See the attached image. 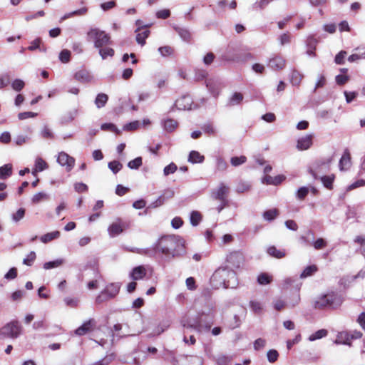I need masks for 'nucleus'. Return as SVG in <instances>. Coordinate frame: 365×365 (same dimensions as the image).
Returning <instances> with one entry per match:
<instances>
[{
    "instance_id": "c85d7f7f",
    "label": "nucleus",
    "mask_w": 365,
    "mask_h": 365,
    "mask_svg": "<svg viewBox=\"0 0 365 365\" xmlns=\"http://www.w3.org/2000/svg\"><path fill=\"white\" fill-rule=\"evenodd\" d=\"M108 97L106 94L99 93L95 100V104L98 108H103L107 103Z\"/></svg>"
},
{
    "instance_id": "4c0bfd02",
    "label": "nucleus",
    "mask_w": 365,
    "mask_h": 365,
    "mask_svg": "<svg viewBox=\"0 0 365 365\" xmlns=\"http://www.w3.org/2000/svg\"><path fill=\"white\" fill-rule=\"evenodd\" d=\"M334 180V175H325L321 178V180L324 185V187H326L328 189L332 188V183Z\"/></svg>"
},
{
    "instance_id": "f3484780",
    "label": "nucleus",
    "mask_w": 365,
    "mask_h": 365,
    "mask_svg": "<svg viewBox=\"0 0 365 365\" xmlns=\"http://www.w3.org/2000/svg\"><path fill=\"white\" fill-rule=\"evenodd\" d=\"M95 322L93 319H89L86 321L81 327H79L76 331L75 333L77 335L82 336L88 332L93 326H94Z\"/></svg>"
},
{
    "instance_id": "f704fd0d",
    "label": "nucleus",
    "mask_w": 365,
    "mask_h": 365,
    "mask_svg": "<svg viewBox=\"0 0 365 365\" xmlns=\"http://www.w3.org/2000/svg\"><path fill=\"white\" fill-rule=\"evenodd\" d=\"M202 220V215L198 211H192L190 213V222L192 226H197Z\"/></svg>"
},
{
    "instance_id": "8fccbe9b",
    "label": "nucleus",
    "mask_w": 365,
    "mask_h": 365,
    "mask_svg": "<svg viewBox=\"0 0 365 365\" xmlns=\"http://www.w3.org/2000/svg\"><path fill=\"white\" fill-rule=\"evenodd\" d=\"M10 83V76L8 73L0 74V89L6 87Z\"/></svg>"
},
{
    "instance_id": "3c124183",
    "label": "nucleus",
    "mask_w": 365,
    "mask_h": 365,
    "mask_svg": "<svg viewBox=\"0 0 365 365\" xmlns=\"http://www.w3.org/2000/svg\"><path fill=\"white\" fill-rule=\"evenodd\" d=\"M114 359L113 354L106 356L102 359H100L96 362L91 364L90 365H108Z\"/></svg>"
},
{
    "instance_id": "7c9ffc66",
    "label": "nucleus",
    "mask_w": 365,
    "mask_h": 365,
    "mask_svg": "<svg viewBox=\"0 0 365 365\" xmlns=\"http://www.w3.org/2000/svg\"><path fill=\"white\" fill-rule=\"evenodd\" d=\"M328 334V331L326 329H319L316 332L312 334L308 339L310 341H314L317 339H322L325 337Z\"/></svg>"
},
{
    "instance_id": "f257e3e1",
    "label": "nucleus",
    "mask_w": 365,
    "mask_h": 365,
    "mask_svg": "<svg viewBox=\"0 0 365 365\" xmlns=\"http://www.w3.org/2000/svg\"><path fill=\"white\" fill-rule=\"evenodd\" d=\"M153 249L155 252L172 257H180L185 253V241L175 235L160 237L153 245Z\"/></svg>"
},
{
    "instance_id": "1a4fd4ad",
    "label": "nucleus",
    "mask_w": 365,
    "mask_h": 365,
    "mask_svg": "<svg viewBox=\"0 0 365 365\" xmlns=\"http://www.w3.org/2000/svg\"><path fill=\"white\" fill-rule=\"evenodd\" d=\"M125 227V225L120 220L113 222L108 227V235L110 237H115L120 235Z\"/></svg>"
},
{
    "instance_id": "a19ab883",
    "label": "nucleus",
    "mask_w": 365,
    "mask_h": 365,
    "mask_svg": "<svg viewBox=\"0 0 365 365\" xmlns=\"http://www.w3.org/2000/svg\"><path fill=\"white\" fill-rule=\"evenodd\" d=\"M36 257V252L34 251L30 252L26 257L23 259V264L27 266H31Z\"/></svg>"
},
{
    "instance_id": "13d9d810",
    "label": "nucleus",
    "mask_w": 365,
    "mask_h": 365,
    "mask_svg": "<svg viewBox=\"0 0 365 365\" xmlns=\"http://www.w3.org/2000/svg\"><path fill=\"white\" fill-rule=\"evenodd\" d=\"M251 187V185L250 183L247 182H240L237 187H236V190L237 192H246V191H248Z\"/></svg>"
},
{
    "instance_id": "b1692460",
    "label": "nucleus",
    "mask_w": 365,
    "mask_h": 365,
    "mask_svg": "<svg viewBox=\"0 0 365 365\" xmlns=\"http://www.w3.org/2000/svg\"><path fill=\"white\" fill-rule=\"evenodd\" d=\"M243 98V95L241 93L235 92L229 98L228 105L231 106L239 105Z\"/></svg>"
},
{
    "instance_id": "e2e57ef3",
    "label": "nucleus",
    "mask_w": 365,
    "mask_h": 365,
    "mask_svg": "<svg viewBox=\"0 0 365 365\" xmlns=\"http://www.w3.org/2000/svg\"><path fill=\"white\" fill-rule=\"evenodd\" d=\"M158 51L163 57L169 56L173 53V49L170 46H163L158 48Z\"/></svg>"
},
{
    "instance_id": "f03ea898",
    "label": "nucleus",
    "mask_w": 365,
    "mask_h": 365,
    "mask_svg": "<svg viewBox=\"0 0 365 365\" xmlns=\"http://www.w3.org/2000/svg\"><path fill=\"white\" fill-rule=\"evenodd\" d=\"M344 301V298L341 294L330 291L317 296L314 299V307L316 309H336L341 306Z\"/></svg>"
},
{
    "instance_id": "6e6d98bb",
    "label": "nucleus",
    "mask_w": 365,
    "mask_h": 365,
    "mask_svg": "<svg viewBox=\"0 0 365 365\" xmlns=\"http://www.w3.org/2000/svg\"><path fill=\"white\" fill-rule=\"evenodd\" d=\"M101 128L104 130H110L115 133H120V130L116 128V126L110 123H103Z\"/></svg>"
},
{
    "instance_id": "9d476101",
    "label": "nucleus",
    "mask_w": 365,
    "mask_h": 365,
    "mask_svg": "<svg viewBox=\"0 0 365 365\" xmlns=\"http://www.w3.org/2000/svg\"><path fill=\"white\" fill-rule=\"evenodd\" d=\"M286 61L279 56H274L267 61V66L274 71H279L284 68Z\"/></svg>"
},
{
    "instance_id": "2eb2a0df",
    "label": "nucleus",
    "mask_w": 365,
    "mask_h": 365,
    "mask_svg": "<svg viewBox=\"0 0 365 365\" xmlns=\"http://www.w3.org/2000/svg\"><path fill=\"white\" fill-rule=\"evenodd\" d=\"M285 178V176L283 175H278L275 177L267 175L262 179V182L267 185H277L282 183Z\"/></svg>"
},
{
    "instance_id": "bb28decb",
    "label": "nucleus",
    "mask_w": 365,
    "mask_h": 365,
    "mask_svg": "<svg viewBox=\"0 0 365 365\" xmlns=\"http://www.w3.org/2000/svg\"><path fill=\"white\" fill-rule=\"evenodd\" d=\"M12 173V165L11 164H6L0 167V178L6 179L9 177Z\"/></svg>"
},
{
    "instance_id": "6e6552de",
    "label": "nucleus",
    "mask_w": 365,
    "mask_h": 365,
    "mask_svg": "<svg viewBox=\"0 0 365 365\" xmlns=\"http://www.w3.org/2000/svg\"><path fill=\"white\" fill-rule=\"evenodd\" d=\"M244 261L243 254L238 251L230 252L227 257V262L234 268H240Z\"/></svg>"
},
{
    "instance_id": "412c9836",
    "label": "nucleus",
    "mask_w": 365,
    "mask_h": 365,
    "mask_svg": "<svg viewBox=\"0 0 365 365\" xmlns=\"http://www.w3.org/2000/svg\"><path fill=\"white\" fill-rule=\"evenodd\" d=\"M47 163L41 158H37L35 160L34 168L32 170V175H35L38 172H42L48 168Z\"/></svg>"
},
{
    "instance_id": "603ef678",
    "label": "nucleus",
    "mask_w": 365,
    "mask_h": 365,
    "mask_svg": "<svg viewBox=\"0 0 365 365\" xmlns=\"http://www.w3.org/2000/svg\"><path fill=\"white\" fill-rule=\"evenodd\" d=\"M24 86H25V83H24V81H22L21 79H19V78L15 79L11 83V87L16 91H21L24 88Z\"/></svg>"
},
{
    "instance_id": "7ed1b4c3",
    "label": "nucleus",
    "mask_w": 365,
    "mask_h": 365,
    "mask_svg": "<svg viewBox=\"0 0 365 365\" xmlns=\"http://www.w3.org/2000/svg\"><path fill=\"white\" fill-rule=\"evenodd\" d=\"M236 282L235 272L228 267L217 269L211 277L212 286L218 289L220 287L227 288L230 286V282Z\"/></svg>"
},
{
    "instance_id": "09e8293b",
    "label": "nucleus",
    "mask_w": 365,
    "mask_h": 365,
    "mask_svg": "<svg viewBox=\"0 0 365 365\" xmlns=\"http://www.w3.org/2000/svg\"><path fill=\"white\" fill-rule=\"evenodd\" d=\"M25 215V210L24 208H19L15 213L11 216L12 220L15 222H18L22 220Z\"/></svg>"
},
{
    "instance_id": "69168bd1",
    "label": "nucleus",
    "mask_w": 365,
    "mask_h": 365,
    "mask_svg": "<svg viewBox=\"0 0 365 365\" xmlns=\"http://www.w3.org/2000/svg\"><path fill=\"white\" fill-rule=\"evenodd\" d=\"M365 185V180H358L356 182L351 183L346 187V191H350L351 190H354L355 188L363 187Z\"/></svg>"
},
{
    "instance_id": "f8f14e48",
    "label": "nucleus",
    "mask_w": 365,
    "mask_h": 365,
    "mask_svg": "<svg viewBox=\"0 0 365 365\" xmlns=\"http://www.w3.org/2000/svg\"><path fill=\"white\" fill-rule=\"evenodd\" d=\"M192 101L190 96H182L175 102V106L178 110H190L192 108Z\"/></svg>"
},
{
    "instance_id": "338daca9",
    "label": "nucleus",
    "mask_w": 365,
    "mask_h": 365,
    "mask_svg": "<svg viewBox=\"0 0 365 365\" xmlns=\"http://www.w3.org/2000/svg\"><path fill=\"white\" fill-rule=\"evenodd\" d=\"M37 115L36 113L28 111V112H22L18 114V118L19 120H25L29 118H34Z\"/></svg>"
},
{
    "instance_id": "a18cd8bd",
    "label": "nucleus",
    "mask_w": 365,
    "mask_h": 365,
    "mask_svg": "<svg viewBox=\"0 0 365 365\" xmlns=\"http://www.w3.org/2000/svg\"><path fill=\"white\" fill-rule=\"evenodd\" d=\"M58 58L62 63H68L70 61L71 51L67 49L62 50L59 53Z\"/></svg>"
},
{
    "instance_id": "aec40b11",
    "label": "nucleus",
    "mask_w": 365,
    "mask_h": 365,
    "mask_svg": "<svg viewBox=\"0 0 365 365\" xmlns=\"http://www.w3.org/2000/svg\"><path fill=\"white\" fill-rule=\"evenodd\" d=\"M334 344H345L348 346H351V342L350 341L349 332L347 331H341L339 332L336 335V338L334 341Z\"/></svg>"
},
{
    "instance_id": "774afa93",
    "label": "nucleus",
    "mask_w": 365,
    "mask_h": 365,
    "mask_svg": "<svg viewBox=\"0 0 365 365\" xmlns=\"http://www.w3.org/2000/svg\"><path fill=\"white\" fill-rule=\"evenodd\" d=\"M202 130L208 134H214L216 133L215 128L210 123H206L202 126Z\"/></svg>"
},
{
    "instance_id": "052dcab7",
    "label": "nucleus",
    "mask_w": 365,
    "mask_h": 365,
    "mask_svg": "<svg viewBox=\"0 0 365 365\" xmlns=\"http://www.w3.org/2000/svg\"><path fill=\"white\" fill-rule=\"evenodd\" d=\"M177 170V166L175 163H171L165 166L163 170V173L165 176L174 173Z\"/></svg>"
},
{
    "instance_id": "4468645a",
    "label": "nucleus",
    "mask_w": 365,
    "mask_h": 365,
    "mask_svg": "<svg viewBox=\"0 0 365 365\" xmlns=\"http://www.w3.org/2000/svg\"><path fill=\"white\" fill-rule=\"evenodd\" d=\"M146 274V269L143 266H138L134 267L130 272L129 277L133 280H140L144 278Z\"/></svg>"
},
{
    "instance_id": "680f3d73",
    "label": "nucleus",
    "mask_w": 365,
    "mask_h": 365,
    "mask_svg": "<svg viewBox=\"0 0 365 365\" xmlns=\"http://www.w3.org/2000/svg\"><path fill=\"white\" fill-rule=\"evenodd\" d=\"M312 245L315 250H320L327 246V242L323 238H318L313 242Z\"/></svg>"
},
{
    "instance_id": "0e129e2a",
    "label": "nucleus",
    "mask_w": 365,
    "mask_h": 365,
    "mask_svg": "<svg viewBox=\"0 0 365 365\" xmlns=\"http://www.w3.org/2000/svg\"><path fill=\"white\" fill-rule=\"evenodd\" d=\"M155 16L158 19H166L170 16L169 9H162L156 12Z\"/></svg>"
},
{
    "instance_id": "c756f323",
    "label": "nucleus",
    "mask_w": 365,
    "mask_h": 365,
    "mask_svg": "<svg viewBox=\"0 0 365 365\" xmlns=\"http://www.w3.org/2000/svg\"><path fill=\"white\" fill-rule=\"evenodd\" d=\"M150 31L145 30L143 32H138L136 35V41L141 46H143L145 44V40L149 36Z\"/></svg>"
},
{
    "instance_id": "72a5a7b5",
    "label": "nucleus",
    "mask_w": 365,
    "mask_h": 365,
    "mask_svg": "<svg viewBox=\"0 0 365 365\" xmlns=\"http://www.w3.org/2000/svg\"><path fill=\"white\" fill-rule=\"evenodd\" d=\"M278 214H279L278 210L277 209L274 208V209H271V210L265 211L263 213L262 217H263L264 220L266 221H272L278 215Z\"/></svg>"
},
{
    "instance_id": "c03bdc74",
    "label": "nucleus",
    "mask_w": 365,
    "mask_h": 365,
    "mask_svg": "<svg viewBox=\"0 0 365 365\" xmlns=\"http://www.w3.org/2000/svg\"><path fill=\"white\" fill-rule=\"evenodd\" d=\"M108 168L113 173L115 174L121 170L123 165L120 162L113 160L108 163Z\"/></svg>"
},
{
    "instance_id": "0eeeda50",
    "label": "nucleus",
    "mask_w": 365,
    "mask_h": 365,
    "mask_svg": "<svg viewBox=\"0 0 365 365\" xmlns=\"http://www.w3.org/2000/svg\"><path fill=\"white\" fill-rule=\"evenodd\" d=\"M57 163L62 167H65L67 171H71L75 165V159L68 153L62 151L57 155Z\"/></svg>"
},
{
    "instance_id": "39448f33",
    "label": "nucleus",
    "mask_w": 365,
    "mask_h": 365,
    "mask_svg": "<svg viewBox=\"0 0 365 365\" xmlns=\"http://www.w3.org/2000/svg\"><path fill=\"white\" fill-rule=\"evenodd\" d=\"M21 332V327L17 321L7 323L0 329V339L17 338Z\"/></svg>"
},
{
    "instance_id": "5701e85b",
    "label": "nucleus",
    "mask_w": 365,
    "mask_h": 365,
    "mask_svg": "<svg viewBox=\"0 0 365 365\" xmlns=\"http://www.w3.org/2000/svg\"><path fill=\"white\" fill-rule=\"evenodd\" d=\"M60 235L61 234L59 231H53L42 235L40 237V240L43 243L46 244L52 241L53 240L58 239L60 237Z\"/></svg>"
},
{
    "instance_id": "6ab92c4d",
    "label": "nucleus",
    "mask_w": 365,
    "mask_h": 365,
    "mask_svg": "<svg viewBox=\"0 0 365 365\" xmlns=\"http://www.w3.org/2000/svg\"><path fill=\"white\" fill-rule=\"evenodd\" d=\"M120 290V284L118 283H111L106 286L102 294H106L109 298L114 297Z\"/></svg>"
},
{
    "instance_id": "4be33fe9",
    "label": "nucleus",
    "mask_w": 365,
    "mask_h": 365,
    "mask_svg": "<svg viewBox=\"0 0 365 365\" xmlns=\"http://www.w3.org/2000/svg\"><path fill=\"white\" fill-rule=\"evenodd\" d=\"M205 157L201 155L199 152L192 150L188 156V162L192 164L201 163L204 161Z\"/></svg>"
},
{
    "instance_id": "49530a36",
    "label": "nucleus",
    "mask_w": 365,
    "mask_h": 365,
    "mask_svg": "<svg viewBox=\"0 0 365 365\" xmlns=\"http://www.w3.org/2000/svg\"><path fill=\"white\" fill-rule=\"evenodd\" d=\"M271 281L272 277L265 273L260 274L257 277L258 283L262 285L267 284L270 283Z\"/></svg>"
},
{
    "instance_id": "37998d69",
    "label": "nucleus",
    "mask_w": 365,
    "mask_h": 365,
    "mask_svg": "<svg viewBox=\"0 0 365 365\" xmlns=\"http://www.w3.org/2000/svg\"><path fill=\"white\" fill-rule=\"evenodd\" d=\"M40 134L42 138H47V139H52L54 137V135L52 132V130L46 125H44L41 132Z\"/></svg>"
},
{
    "instance_id": "e433bc0d",
    "label": "nucleus",
    "mask_w": 365,
    "mask_h": 365,
    "mask_svg": "<svg viewBox=\"0 0 365 365\" xmlns=\"http://www.w3.org/2000/svg\"><path fill=\"white\" fill-rule=\"evenodd\" d=\"M317 268L315 265L307 266L300 274L301 278H306L316 272Z\"/></svg>"
},
{
    "instance_id": "58836bf2",
    "label": "nucleus",
    "mask_w": 365,
    "mask_h": 365,
    "mask_svg": "<svg viewBox=\"0 0 365 365\" xmlns=\"http://www.w3.org/2000/svg\"><path fill=\"white\" fill-rule=\"evenodd\" d=\"M48 198V195L43 192H38L34 194L31 198V201L34 204H38L41 201L43 200H46Z\"/></svg>"
},
{
    "instance_id": "9b49d317",
    "label": "nucleus",
    "mask_w": 365,
    "mask_h": 365,
    "mask_svg": "<svg viewBox=\"0 0 365 365\" xmlns=\"http://www.w3.org/2000/svg\"><path fill=\"white\" fill-rule=\"evenodd\" d=\"M312 134H307L299 138L297 142V148L301 151L309 149L312 145Z\"/></svg>"
},
{
    "instance_id": "a878e982",
    "label": "nucleus",
    "mask_w": 365,
    "mask_h": 365,
    "mask_svg": "<svg viewBox=\"0 0 365 365\" xmlns=\"http://www.w3.org/2000/svg\"><path fill=\"white\" fill-rule=\"evenodd\" d=\"M64 260L61 258L56 259L53 261L45 262L43 265L44 269H51L57 268L63 264Z\"/></svg>"
},
{
    "instance_id": "5fc2aeb1",
    "label": "nucleus",
    "mask_w": 365,
    "mask_h": 365,
    "mask_svg": "<svg viewBox=\"0 0 365 365\" xmlns=\"http://www.w3.org/2000/svg\"><path fill=\"white\" fill-rule=\"evenodd\" d=\"M278 356H279V354L278 352L274 350V349H270L267 351V360L270 362V363H274L275 362L277 359H278Z\"/></svg>"
},
{
    "instance_id": "423d86ee",
    "label": "nucleus",
    "mask_w": 365,
    "mask_h": 365,
    "mask_svg": "<svg viewBox=\"0 0 365 365\" xmlns=\"http://www.w3.org/2000/svg\"><path fill=\"white\" fill-rule=\"evenodd\" d=\"M230 187L224 183H220L217 187L211 192V197L214 200H218L221 202L227 203V196Z\"/></svg>"
},
{
    "instance_id": "79ce46f5",
    "label": "nucleus",
    "mask_w": 365,
    "mask_h": 365,
    "mask_svg": "<svg viewBox=\"0 0 365 365\" xmlns=\"http://www.w3.org/2000/svg\"><path fill=\"white\" fill-rule=\"evenodd\" d=\"M278 41L281 46L288 44L291 41V35L288 32L283 33L278 37Z\"/></svg>"
},
{
    "instance_id": "20e7f679",
    "label": "nucleus",
    "mask_w": 365,
    "mask_h": 365,
    "mask_svg": "<svg viewBox=\"0 0 365 365\" xmlns=\"http://www.w3.org/2000/svg\"><path fill=\"white\" fill-rule=\"evenodd\" d=\"M86 39L93 43L94 47L101 48L110 43V36L98 28H91L86 33Z\"/></svg>"
},
{
    "instance_id": "ddd939ff",
    "label": "nucleus",
    "mask_w": 365,
    "mask_h": 365,
    "mask_svg": "<svg viewBox=\"0 0 365 365\" xmlns=\"http://www.w3.org/2000/svg\"><path fill=\"white\" fill-rule=\"evenodd\" d=\"M206 86L214 98L218 97L221 91V84L218 81L209 80L206 83Z\"/></svg>"
},
{
    "instance_id": "cd10ccee",
    "label": "nucleus",
    "mask_w": 365,
    "mask_h": 365,
    "mask_svg": "<svg viewBox=\"0 0 365 365\" xmlns=\"http://www.w3.org/2000/svg\"><path fill=\"white\" fill-rule=\"evenodd\" d=\"M267 253L277 259L282 258L285 255V252L284 250H277L275 247L272 246L268 247L267 249Z\"/></svg>"
},
{
    "instance_id": "473e14b6",
    "label": "nucleus",
    "mask_w": 365,
    "mask_h": 365,
    "mask_svg": "<svg viewBox=\"0 0 365 365\" xmlns=\"http://www.w3.org/2000/svg\"><path fill=\"white\" fill-rule=\"evenodd\" d=\"M302 79V75L300 74L297 71H293L290 75V82L292 86H299Z\"/></svg>"
},
{
    "instance_id": "a211bd4d",
    "label": "nucleus",
    "mask_w": 365,
    "mask_h": 365,
    "mask_svg": "<svg viewBox=\"0 0 365 365\" xmlns=\"http://www.w3.org/2000/svg\"><path fill=\"white\" fill-rule=\"evenodd\" d=\"M75 78L81 83H88L93 80V76L88 71L80 70L75 73Z\"/></svg>"
},
{
    "instance_id": "c9c22d12",
    "label": "nucleus",
    "mask_w": 365,
    "mask_h": 365,
    "mask_svg": "<svg viewBox=\"0 0 365 365\" xmlns=\"http://www.w3.org/2000/svg\"><path fill=\"white\" fill-rule=\"evenodd\" d=\"M215 165L218 171H225L227 168L226 161L220 156L215 157Z\"/></svg>"
},
{
    "instance_id": "dca6fc26",
    "label": "nucleus",
    "mask_w": 365,
    "mask_h": 365,
    "mask_svg": "<svg viewBox=\"0 0 365 365\" xmlns=\"http://www.w3.org/2000/svg\"><path fill=\"white\" fill-rule=\"evenodd\" d=\"M351 165L350 153L348 150H345L343 153L339 163V170L341 171L348 170Z\"/></svg>"
},
{
    "instance_id": "2f4dec72",
    "label": "nucleus",
    "mask_w": 365,
    "mask_h": 365,
    "mask_svg": "<svg viewBox=\"0 0 365 365\" xmlns=\"http://www.w3.org/2000/svg\"><path fill=\"white\" fill-rule=\"evenodd\" d=\"M163 126L165 130L173 132L178 126V122L173 119H167L163 121Z\"/></svg>"
},
{
    "instance_id": "393cba45",
    "label": "nucleus",
    "mask_w": 365,
    "mask_h": 365,
    "mask_svg": "<svg viewBox=\"0 0 365 365\" xmlns=\"http://www.w3.org/2000/svg\"><path fill=\"white\" fill-rule=\"evenodd\" d=\"M96 48L98 49V53L103 60L108 57H112L114 55V50L110 47H101Z\"/></svg>"
},
{
    "instance_id": "ea45409f",
    "label": "nucleus",
    "mask_w": 365,
    "mask_h": 365,
    "mask_svg": "<svg viewBox=\"0 0 365 365\" xmlns=\"http://www.w3.org/2000/svg\"><path fill=\"white\" fill-rule=\"evenodd\" d=\"M247 160V158L244 155L232 157L230 159L231 165L234 167L244 164Z\"/></svg>"
},
{
    "instance_id": "de8ad7c7",
    "label": "nucleus",
    "mask_w": 365,
    "mask_h": 365,
    "mask_svg": "<svg viewBox=\"0 0 365 365\" xmlns=\"http://www.w3.org/2000/svg\"><path fill=\"white\" fill-rule=\"evenodd\" d=\"M309 191V189L307 187H301L296 192V197L300 200H302L307 195Z\"/></svg>"
},
{
    "instance_id": "4d7b16f0",
    "label": "nucleus",
    "mask_w": 365,
    "mask_h": 365,
    "mask_svg": "<svg viewBox=\"0 0 365 365\" xmlns=\"http://www.w3.org/2000/svg\"><path fill=\"white\" fill-rule=\"evenodd\" d=\"M169 327V324L168 323H162L158 325L153 331L154 335H159L163 331H165Z\"/></svg>"
},
{
    "instance_id": "bf43d9fd",
    "label": "nucleus",
    "mask_w": 365,
    "mask_h": 365,
    "mask_svg": "<svg viewBox=\"0 0 365 365\" xmlns=\"http://www.w3.org/2000/svg\"><path fill=\"white\" fill-rule=\"evenodd\" d=\"M140 127V123L138 120L126 123L123 125V129L124 130H134Z\"/></svg>"
},
{
    "instance_id": "864d4df0",
    "label": "nucleus",
    "mask_w": 365,
    "mask_h": 365,
    "mask_svg": "<svg viewBox=\"0 0 365 365\" xmlns=\"http://www.w3.org/2000/svg\"><path fill=\"white\" fill-rule=\"evenodd\" d=\"M142 165V158L140 157H138L133 160H130L128 163V167L130 169H138Z\"/></svg>"
}]
</instances>
